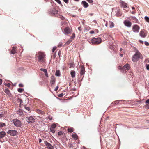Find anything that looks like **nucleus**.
Here are the masks:
<instances>
[{
    "label": "nucleus",
    "instance_id": "nucleus-64",
    "mask_svg": "<svg viewBox=\"0 0 149 149\" xmlns=\"http://www.w3.org/2000/svg\"><path fill=\"white\" fill-rule=\"evenodd\" d=\"M93 13H91L89 14V15L91 16H92L93 15Z\"/></svg>",
    "mask_w": 149,
    "mask_h": 149
},
{
    "label": "nucleus",
    "instance_id": "nucleus-20",
    "mask_svg": "<svg viewBox=\"0 0 149 149\" xmlns=\"http://www.w3.org/2000/svg\"><path fill=\"white\" fill-rule=\"evenodd\" d=\"M130 18L135 22H137L138 21V19L135 17L131 16L130 17Z\"/></svg>",
    "mask_w": 149,
    "mask_h": 149
},
{
    "label": "nucleus",
    "instance_id": "nucleus-46",
    "mask_svg": "<svg viewBox=\"0 0 149 149\" xmlns=\"http://www.w3.org/2000/svg\"><path fill=\"white\" fill-rule=\"evenodd\" d=\"M19 86L20 87H23L24 85L22 84L21 83L19 84Z\"/></svg>",
    "mask_w": 149,
    "mask_h": 149
},
{
    "label": "nucleus",
    "instance_id": "nucleus-8",
    "mask_svg": "<svg viewBox=\"0 0 149 149\" xmlns=\"http://www.w3.org/2000/svg\"><path fill=\"white\" fill-rule=\"evenodd\" d=\"M56 79L54 76L52 75L51 77L50 85L51 87H53L54 86L55 83Z\"/></svg>",
    "mask_w": 149,
    "mask_h": 149
},
{
    "label": "nucleus",
    "instance_id": "nucleus-53",
    "mask_svg": "<svg viewBox=\"0 0 149 149\" xmlns=\"http://www.w3.org/2000/svg\"><path fill=\"white\" fill-rule=\"evenodd\" d=\"M66 3H68L69 0H63Z\"/></svg>",
    "mask_w": 149,
    "mask_h": 149
},
{
    "label": "nucleus",
    "instance_id": "nucleus-57",
    "mask_svg": "<svg viewBox=\"0 0 149 149\" xmlns=\"http://www.w3.org/2000/svg\"><path fill=\"white\" fill-rule=\"evenodd\" d=\"M91 34H93L94 33V31H91L90 32Z\"/></svg>",
    "mask_w": 149,
    "mask_h": 149
},
{
    "label": "nucleus",
    "instance_id": "nucleus-37",
    "mask_svg": "<svg viewBox=\"0 0 149 149\" xmlns=\"http://www.w3.org/2000/svg\"><path fill=\"white\" fill-rule=\"evenodd\" d=\"M63 133L62 131H59L58 133V135L60 136L63 134Z\"/></svg>",
    "mask_w": 149,
    "mask_h": 149
},
{
    "label": "nucleus",
    "instance_id": "nucleus-4",
    "mask_svg": "<svg viewBox=\"0 0 149 149\" xmlns=\"http://www.w3.org/2000/svg\"><path fill=\"white\" fill-rule=\"evenodd\" d=\"M92 43L93 44L97 45L100 44L101 42V39L100 38H94L91 40Z\"/></svg>",
    "mask_w": 149,
    "mask_h": 149
},
{
    "label": "nucleus",
    "instance_id": "nucleus-63",
    "mask_svg": "<svg viewBox=\"0 0 149 149\" xmlns=\"http://www.w3.org/2000/svg\"><path fill=\"white\" fill-rule=\"evenodd\" d=\"M105 26L106 27L108 26V24L107 23H106L105 24Z\"/></svg>",
    "mask_w": 149,
    "mask_h": 149
},
{
    "label": "nucleus",
    "instance_id": "nucleus-19",
    "mask_svg": "<svg viewBox=\"0 0 149 149\" xmlns=\"http://www.w3.org/2000/svg\"><path fill=\"white\" fill-rule=\"evenodd\" d=\"M36 112L39 114H43L44 113L43 111L38 109H36Z\"/></svg>",
    "mask_w": 149,
    "mask_h": 149
},
{
    "label": "nucleus",
    "instance_id": "nucleus-47",
    "mask_svg": "<svg viewBox=\"0 0 149 149\" xmlns=\"http://www.w3.org/2000/svg\"><path fill=\"white\" fill-rule=\"evenodd\" d=\"M146 68L147 70H149V64L146 65Z\"/></svg>",
    "mask_w": 149,
    "mask_h": 149
},
{
    "label": "nucleus",
    "instance_id": "nucleus-21",
    "mask_svg": "<svg viewBox=\"0 0 149 149\" xmlns=\"http://www.w3.org/2000/svg\"><path fill=\"white\" fill-rule=\"evenodd\" d=\"M72 78H74L75 77V72L74 71H71L70 72Z\"/></svg>",
    "mask_w": 149,
    "mask_h": 149
},
{
    "label": "nucleus",
    "instance_id": "nucleus-40",
    "mask_svg": "<svg viewBox=\"0 0 149 149\" xmlns=\"http://www.w3.org/2000/svg\"><path fill=\"white\" fill-rule=\"evenodd\" d=\"M56 126L55 124H52V129H54L55 128H56Z\"/></svg>",
    "mask_w": 149,
    "mask_h": 149
},
{
    "label": "nucleus",
    "instance_id": "nucleus-49",
    "mask_svg": "<svg viewBox=\"0 0 149 149\" xmlns=\"http://www.w3.org/2000/svg\"><path fill=\"white\" fill-rule=\"evenodd\" d=\"M45 76L47 77H48V73H47V72H45Z\"/></svg>",
    "mask_w": 149,
    "mask_h": 149
},
{
    "label": "nucleus",
    "instance_id": "nucleus-61",
    "mask_svg": "<svg viewBox=\"0 0 149 149\" xmlns=\"http://www.w3.org/2000/svg\"><path fill=\"white\" fill-rule=\"evenodd\" d=\"M2 79H0V85L2 84Z\"/></svg>",
    "mask_w": 149,
    "mask_h": 149
},
{
    "label": "nucleus",
    "instance_id": "nucleus-3",
    "mask_svg": "<svg viewBox=\"0 0 149 149\" xmlns=\"http://www.w3.org/2000/svg\"><path fill=\"white\" fill-rule=\"evenodd\" d=\"M58 10L56 8H51L49 11V14L51 15H56L58 13Z\"/></svg>",
    "mask_w": 149,
    "mask_h": 149
},
{
    "label": "nucleus",
    "instance_id": "nucleus-45",
    "mask_svg": "<svg viewBox=\"0 0 149 149\" xmlns=\"http://www.w3.org/2000/svg\"><path fill=\"white\" fill-rule=\"evenodd\" d=\"M74 67V65L72 63H70V68L71 67Z\"/></svg>",
    "mask_w": 149,
    "mask_h": 149
},
{
    "label": "nucleus",
    "instance_id": "nucleus-28",
    "mask_svg": "<svg viewBox=\"0 0 149 149\" xmlns=\"http://www.w3.org/2000/svg\"><path fill=\"white\" fill-rule=\"evenodd\" d=\"M72 40L70 39L66 42L65 44L67 45H68L72 42Z\"/></svg>",
    "mask_w": 149,
    "mask_h": 149
},
{
    "label": "nucleus",
    "instance_id": "nucleus-44",
    "mask_svg": "<svg viewBox=\"0 0 149 149\" xmlns=\"http://www.w3.org/2000/svg\"><path fill=\"white\" fill-rule=\"evenodd\" d=\"M56 49V47L55 46L52 49V52H54V51Z\"/></svg>",
    "mask_w": 149,
    "mask_h": 149
},
{
    "label": "nucleus",
    "instance_id": "nucleus-24",
    "mask_svg": "<svg viewBox=\"0 0 149 149\" xmlns=\"http://www.w3.org/2000/svg\"><path fill=\"white\" fill-rule=\"evenodd\" d=\"M5 93L8 95H10V94L9 90L7 88L5 89Z\"/></svg>",
    "mask_w": 149,
    "mask_h": 149
},
{
    "label": "nucleus",
    "instance_id": "nucleus-7",
    "mask_svg": "<svg viewBox=\"0 0 149 149\" xmlns=\"http://www.w3.org/2000/svg\"><path fill=\"white\" fill-rule=\"evenodd\" d=\"M7 133L12 136H15L17 135L18 133L17 131L15 130H9Z\"/></svg>",
    "mask_w": 149,
    "mask_h": 149
},
{
    "label": "nucleus",
    "instance_id": "nucleus-15",
    "mask_svg": "<svg viewBox=\"0 0 149 149\" xmlns=\"http://www.w3.org/2000/svg\"><path fill=\"white\" fill-rule=\"evenodd\" d=\"M81 4L83 5V6L85 8L88 7L89 6L88 3L84 1H82Z\"/></svg>",
    "mask_w": 149,
    "mask_h": 149
},
{
    "label": "nucleus",
    "instance_id": "nucleus-54",
    "mask_svg": "<svg viewBox=\"0 0 149 149\" xmlns=\"http://www.w3.org/2000/svg\"><path fill=\"white\" fill-rule=\"evenodd\" d=\"M49 119L50 120H51L52 119V117L50 116H48Z\"/></svg>",
    "mask_w": 149,
    "mask_h": 149
},
{
    "label": "nucleus",
    "instance_id": "nucleus-60",
    "mask_svg": "<svg viewBox=\"0 0 149 149\" xmlns=\"http://www.w3.org/2000/svg\"><path fill=\"white\" fill-rule=\"evenodd\" d=\"M60 18L62 19L63 20L64 19V18L63 16H61Z\"/></svg>",
    "mask_w": 149,
    "mask_h": 149
},
{
    "label": "nucleus",
    "instance_id": "nucleus-6",
    "mask_svg": "<svg viewBox=\"0 0 149 149\" xmlns=\"http://www.w3.org/2000/svg\"><path fill=\"white\" fill-rule=\"evenodd\" d=\"M25 119L26 121L29 123H33L35 122V119L32 116H30L29 117H26Z\"/></svg>",
    "mask_w": 149,
    "mask_h": 149
},
{
    "label": "nucleus",
    "instance_id": "nucleus-31",
    "mask_svg": "<svg viewBox=\"0 0 149 149\" xmlns=\"http://www.w3.org/2000/svg\"><path fill=\"white\" fill-rule=\"evenodd\" d=\"M145 20L148 22H149V17L148 16H146L145 17Z\"/></svg>",
    "mask_w": 149,
    "mask_h": 149
},
{
    "label": "nucleus",
    "instance_id": "nucleus-39",
    "mask_svg": "<svg viewBox=\"0 0 149 149\" xmlns=\"http://www.w3.org/2000/svg\"><path fill=\"white\" fill-rule=\"evenodd\" d=\"M123 101L122 100H118V101H116L115 102H114L113 103V104H114L115 105H117L118 104V103L117 102L118 101Z\"/></svg>",
    "mask_w": 149,
    "mask_h": 149
},
{
    "label": "nucleus",
    "instance_id": "nucleus-55",
    "mask_svg": "<svg viewBox=\"0 0 149 149\" xmlns=\"http://www.w3.org/2000/svg\"><path fill=\"white\" fill-rule=\"evenodd\" d=\"M19 101L20 102V103L21 104L22 103V100L21 99H18Z\"/></svg>",
    "mask_w": 149,
    "mask_h": 149
},
{
    "label": "nucleus",
    "instance_id": "nucleus-17",
    "mask_svg": "<svg viewBox=\"0 0 149 149\" xmlns=\"http://www.w3.org/2000/svg\"><path fill=\"white\" fill-rule=\"evenodd\" d=\"M6 133L4 131H2L0 132V137L1 138H3L4 137Z\"/></svg>",
    "mask_w": 149,
    "mask_h": 149
},
{
    "label": "nucleus",
    "instance_id": "nucleus-59",
    "mask_svg": "<svg viewBox=\"0 0 149 149\" xmlns=\"http://www.w3.org/2000/svg\"><path fill=\"white\" fill-rule=\"evenodd\" d=\"M58 54L59 55V57L60 56V55L61 54V51H59L58 52Z\"/></svg>",
    "mask_w": 149,
    "mask_h": 149
},
{
    "label": "nucleus",
    "instance_id": "nucleus-14",
    "mask_svg": "<svg viewBox=\"0 0 149 149\" xmlns=\"http://www.w3.org/2000/svg\"><path fill=\"white\" fill-rule=\"evenodd\" d=\"M64 32L65 34H69L70 33V29L69 27H66L64 29Z\"/></svg>",
    "mask_w": 149,
    "mask_h": 149
},
{
    "label": "nucleus",
    "instance_id": "nucleus-12",
    "mask_svg": "<svg viewBox=\"0 0 149 149\" xmlns=\"http://www.w3.org/2000/svg\"><path fill=\"white\" fill-rule=\"evenodd\" d=\"M124 23L125 25L128 27H130L131 26L132 23L129 21L125 20L124 21Z\"/></svg>",
    "mask_w": 149,
    "mask_h": 149
},
{
    "label": "nucleus",
    "instance_id": "nucleus-29",
    "mask_svg": "<svg viewBox=\"0 0 149 149\" xmlns=\"http://www.w3.org/2000/svg\"><path fill=\"white\" fill-rule=\"evenodd\" d=\"M24 107L26 110H27L29 111V112H30L31 110L29 107H27L26 105H25L24 106Z\"/></svg>",
    "mask_w": 149,
    "mask_h": 149
},
{
    "label": "nucleus",
    "instance_id": "nucleus-13",
    "mask_svg": "<svg viewBox=\"0 0 149 149\" xmlns=\"http://www.w3.org/2000/svg\"><path fill=\"white\" fill-rule=\"evenodd\" d=\"M45 144L48 149H53V146L49 143L46 142Z\"/></svg>",
    "mask_w": 149,
    "mask_h": 149
},
{
    "label": "nucleus",
    "instance_id": "nucleus-22",
    "mask_svg": "<svg viewBox=\"0 0 149 149\" xmlns=\"http://www.w3.org/2000/svg\"><path fill=\"white\" fill-rule=\"evenodd\" d=\"M17 114L20 115H22L23 114V113L22 110L20 109H19L17 111Z\"/></svg>",
    "mask_w": 149,
    "mask_h": 149
},
{
    "label": "nucleus",
    "instance_id": "nucleus-2",
    "mask_svg": "<svg viewBox=\"0 0 149 149\" xmlns=\"http://www.w3.org/2000/svg\"><path fill=\"white\" fill-rule=\"evenodd\" d=\"M45 55L43 52H39L38 53V61L43 63L45 62Z\"/></svg>",
    "mask_w": 149,
    "mask_h": 149
},
{
    "label": "nucleus",
    "instance_id": "nucleus-51",
    "mask_svg": "<svg viewBox=\"0 0 149 149\" xmlns=\"http://www.w3.org/2000/svg\"><path fill=\"white\" fill-rule=\"evenodd\" d=\"M58 86H57L56 87V88H55V89H54V90L55 91H56L58 89Z\"/></svg>",
    "mask_w": 149,
    "mask_h": 149
},
{
    "label": "nucleus",
    "instance_id": "nucleus-35",
    "mask_svg": "<svg viewBox=\"0 0 149 149\" xmlns=\"http://www.w3.org/2000/svg\"><path fill=\"white\" fill-rule=\"evenodd\" d=\"M75 34L74 33H73L72 36L70 37V39H73L75 37Z\"/></svg>",
    "mask_w": 149,
    "mask_h": 149
},
{
    "label": "nucleus",
    "instance_id": "nucleus-36",
    "mask_svg": "<svg viewBox=\"0 0 149 149\" xmlns=\"http://www.w3.org/2000/svg\"><path fill=\"white\" fill-rule=\"evenodd\" d=\"M4 112H2L0 114V118L3 117H4Z\"/></svg>",
    "mask_w": 149,
    "mask_h": 149
},
{
    "label": "nucleus",
    "instance_id": "nucleus-42",
    "mask_svg": "<svg viewBox=\"0 0 149 149\" xmlns=\"http://www.w3.org/2000/svg\"><path fill=\"white\" fill-rule=\"evenodd\" d=\"M55 1L57 2L59 4H61V2L60 1V0H55Z\"/></svg>",
    "mask_w": 149,
    "mask_h": 149
},
{
    "label": "nucleus",
    "instance_id": "nucleus-23",
    "mask_svg": "<svg viewBox=\"0 0 149 149\" xmlns=\"http://www.w3.org/2000/svg\"><path fill=\"white\" fill-rule=\"evenodd\" d=\"M109 26L110 28H112L114 26V24L111 21H109Z\"/></svg>",
    "mask_w": 149,
    "mask_h": 149
},
{
    "label": "nucleus",
    "instance_id": "nucleus-50",
    "mask_svg": "<svg viewBox=\"0 0 149 149\" xmlns=\"http://www.w3.org/2000/svg\"><path fill=\"white\" fill-rule=\"evenodd\" d=\"M63 93H61L58 95V97H63Z\"/></svg>",
    "mask_w": 149,
    "mask_h": 149
},
{
    "label": "nucleus",
    "instance_id": "nucleus-56",
    "mask_svg": "<svg viewBox=\"0 0 149 149\" xmlns=\"http://www.w3.org/2000/svg\"><path fill=\"white\" fill-rule=\"evenodd\" d=\"M82 28L81 27H79L78 28V29L79 31H81V30Z\"/></svg>",
    "mask_w": 149,
    "mask_h": 149
},
{
    "label": "nucleus",
    "instance_id": "nucleus-33",
    "mask_svg": "<svg viewBox=\"0 0 149 149\" xmlns=\"http://www.w3.org/2000/svg\"><path fill=\"white\" fill-rule=\"evenodd\" d=\"M5 124L4 123H0V127H2L4 126H5Z\"/></svg>",
    "mask_w": 149,
    "mask_h": 149
},
{
    "label": "nucleus",
    "instance_id": "nucleus-34",
    "mask_svg": "<svg viewBox=\"0 0 149 149\" xmlns=\"http://www.w3.org/2000/svg\"><path fill=\"white\" fill-rule=\"evenodd\" d=\"M40 70L43 72L45 73L47 72V69L44 68L40 69Z\"/></svg>",
    "mask_w": 149,
    "mask_h": 149
},
{
    "label": "nucleus",
    "instance_id": "nucleus-10",
    "mask_svg": "<svg viewBox=\"0 0 149 149\" xmlns=\"http://www.w3.org/2000/svg\"><path fill=\"white\" fill-rule=\"evenodd\" d=\"M146 32V31L145 30H141L139 33L140 36L142 38L145 37L147 35Z\"/></svg>",
    "mask_w": 149,
    "mask_h": 149
},
{
    "label": "nucleus",
    "instance_id": "nucleus-52",
    "mask_svg": "<svg viewBox=\"0 0 149 149\" xmlns=\"http://www.w3.org/2000/svg\"><path fill=\"white\" fill-rule=\"evenodd\" d=\"M146 104H149V99L147 100L145 102Z\"/></svg>",
    "mask_w": 149,
    "mask_h": 149
},
{
    "label": "nucleus",
    "instance_id": "nucleus-25",
    "mask_svg": "<svg viewBox=\"0 0 149 149\" xmlns=\"http://www.w3.org/2000/svg\"><path fill=\"white\" fill-rule=\"evenodd\" d=\"M15 47H13V49L11 50V53L12 54H15L16 52V51L15 50Z\"/></svg>",
    "mask_w": 149,
    "mask_h": 149
},
{
    "label": "nucleus",
    "instance_id": "nucleus-58",
    "mask_svg": "<svg viewBox=\"0 0 149 149\" xmlns=\"http://www.w3.org/2000/svg\"><path fill=\"white\" fill-rule=\"evenodd\" d=\"M139 41L142 44H143L144 42L143 41L141 40H139Z\"/></svg>",
    "mask_w": 149,
    "mask_h": 149
},
{
    "label": "nucleus",
    "instance_id": "nucleus-26",
    "mask_svg": "<svg viewBox=\"0 0 149 149\" xmlns=\"http://www.w3.org/2000/svg\"><path fill=\"white\" fill-rule=\"evenodd\" d=\"M72 136L73 138L75 139H77V135L76 134H75L74 133V134H72Z\"/></svg>",
    "mask_w": 149,
    "mask_h": 149
},
{
    "label": "nucleus",
    "instance_id": "nucleus-38",
    "mask_svg": "<svg viewBox=\"0 0 149 149\" xmlns=\"http://www.w3.org/2000/svg\"><path fill=\"white\" fill-rule=\"evenodd\" d=\"M50 130L51 132L53 134H54L55 132V131L54 129L50 128Z\"/></svg>",
    "mask_w": 149,
    "mask_h": 149
},
{
    "label": "nucleus",
    "instance_id": "nucleus-27",
    "mask_svg": "<svg viewBox=\"0 0 149 149\" xmlns=\"http://www.w3.org/2000/svg\"><path fill=\"white\" fill-rule=\"evenodd\" d=\"M55 75L57 76H60V73L59 71L56 70V71Z\"/></svg>",
    "mask_w": 149,
    "mask_h": 149
},
{
    "label": "nucleus",
    "instance_id": "nucleus-9",
    "mask_svg": "<svg viewBox=\"0 0 149 149\" xmlns=\"http://www.w3.org/2000/svg\"><path fill=\"white\" fill-rule=\"evenodd\" d=\"M140 29L139 27L137 25H134L132 27V30L133 32L136 33H138Z\"/></svg>",
    "mask_w": 149,
    "mask_h": 149
},
{
    "label": "nucleus",
    "instance_id": "nucleus-16",
    "mask_svg": "<svg viewBox=\"0 0 149 149\" xmlns=\"http://www.w3.org/2000/svg\"><path fill=\"white\" fill-rule=\"evenodd\" d=\"M130 66L128 64L125 65L123 67V72H124L125 70H128L130 69Z\"/></svg>",
    "mask_w": 149,
    "mask_h": 149
},
{
    "label": "nucleus",
    "instance_id": "nucleus-62",
    "mask_svg": "<svg viewBox=\"0 0 149 149\" xmlns=\"http://www.w3.org/2000/svg\"><path fill=\"white\" fill-rule=\"evenodd\" d=\"M39 143H40L42 141L41 139L40 138L39 139Z\"/></svg>",
    "mask_w": 149,
    "mask_h": 149
},
{
    "label": "nucleus",
    "instance_id": "nucleus-32",
    "mask_svg": "<svg viewBox=\"0 0 149 149\" xmlns=\"http://www.w3.org/2000/svg\"><path fill=\"white\" fill-rule=\"evenodd\" d=\"M24 91V89L23 88H19L18 89V91L20 93L23 92Z\"/></svg>",
    "mask_w": 149,
    "mask_h": 149
},
{
    "label": "nucleus",
    "instance_id": "nucleus-43",
    "mask_svg": "<svg viewBox=\"0 0 149 149\" xmlns=\"http://www.w3.org/2000/svg\"><path fill=\"white\" fill-rule=\"evenodd\" d=\"M144 43L145 45L146 46H148L149 45V43L147 41H145Z\"/></svg>",
    "mask_w": 149,
    "mask_h": 149
},
{
    "label": "nucleus",
    "instance_id": "nucleus-41",
    "mask_svg": "<svg viewBox=\"0 0 149 149\" xmlns=\"http://www.w3.org/2000/svg\"><path fill=\"white\" fill-rule=\"evenodd\" d=\"M118 68L119 69L121 70H122V71L123 72V67L120 66L118 67Z\"/></svg>",
    "mask_w": 149,
    "mask_h": 149
},
{
    "label": "nucleus",
    "instance_id": "nucleus-11",
    "mask_svg": "<svg viewBox=\"0 0 149 149\" xmlns=\"http://www.w3.org/2000/svg\"><path fill=\"white\" fill-rule=\"evenodd\" d=\"M85 68L84 66H82L81 67L80 72L81 75H84L85 73Z\"/></svg>",
    "mask_w": 149,
    "mask_h": 149
},
{
    "label": "nucleus",
    "instance_id": "nucleus-1",
    "mask_svg": "<svg viewBox=\"0 0 149 149\" xmlns=\"http://www.w3.org/2000/svg\"><path fill=\"white\" fill-rule=\"evenodd\" d=\"M141 56L140 52L137 51L132 57V61L134 62H137L140 58H141Z\"/></svg>",
    "mask_w": 149,
    "mask_h": 149
},
{
    "label": "nucleus",
    "instance_id": "nucleus-48",
    "mask_svg": "<svg viewBox=\"0 0 149 149\" xmlns=\"http://www.w3.org/2000/svg\"><path fill=\"white\" fill-rule=\"evenodd\" d=\"M6 85L8 87H9L10 86V83H8V84H6Z\"/></svg>",
    "mask_w": 149,
    "mask_h": 149
},
{
    "label": "nucleus",
    "instance_id": "nucleus-5",
    "mask_svg": "<svg viewBox=\"0 0 149 149\" xmlns=\"http://www.w3.org/2000/svg\"><path fill=\"white\" fill-rule=\"evenodd\" d=\"M13 123L17 127H20L21 126L22 123L18 119H13Z\"/></svg>",
    "mask_w": 149,
    "mask_h": 149
},
{
    "label": "nucleus",
    "instance_id": "nucleus-18",
    "mask_svg": "<svg viewBox=\"0 0 149 149\" xmlns=\"http://www.w3.org/2000/svg\"><path fill=\"white\" fill-rule=\"evenodd\" d=\"M121 3L123 8H126L127 7V4L125 2L123 1H121Z\"/></svg>",
    "mask_w": 149,
    "mask_h": 149
},
{
    "label": "nucleus",
    "instance_id": "nucleus-30",
    "mask_svg": "<svg viewBox=\"0 0 149 149\" xmlns=\"http://www.w3.org/2000/svg\"><path fill=\"white\" fill-rule=\"evenodd\" d=\"M68 131L69 132H73V128H68Z\"/></svg>",
    "mask_w": 149,
    "mask_h": 149
}]
</instances>
